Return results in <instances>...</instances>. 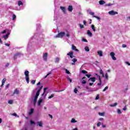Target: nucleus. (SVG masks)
Wrapping results in <instances>:
<instances>
[{
    "instance_id": "nucleus-33",
    "label": "nucleus",
    "mask_w": 130,
    "mask_h": 130,
    "mask_svg": "<svg viewBox=\"0 0 130 130\" xmlns=\"http://www.w3.org/2000/svg\"><path fill=\"white\" fill-rule=\"evenodd\" d=\"M79 26L80 29H83V28H85L84 25H83L82 24H81L80 23L79 24Z\"/></svg>"
},
{
    "instance_id": "nucleus-12",
    "label": "nucleus",
    "mask_w": 130,
    "mask_h": 130,
    "mask_svg": "<svg viewBox=\"0 0 130 130\" xmlns=\"http://www.w3.org/2000/svg\"><path fill=\"white\" fill-rule=\"evenodd\" d=\"M88 81H90V82H92V83H95V82L96 81V78L91 77L88 79Z\"/></svg>"
},
{
    "instance_id": "nucleus-61",
    "label": "nucleus",
    "mask_w": 130,
    "mask_h": 130,
    "mask_svg": "<svg viewBox=\"0 0 130 130\" xmlns=\"http://www.w3.org/2000/svg\"><path fill=\"white\" fill-rule=\"evenodd\" d=\"M35 82H36L35 80H32V81H31V84H32V85H34V84H35Z\"/></svg>"
},
{
    "instance_id": "nucleus-63",
    "label": "nucleus",
    "mask_w": 130,
    "mask_h": 130,
    "mask_svg": "<svg viewBox=\"0 0 130 130\" xmlns=\"http://www.w3.org/2000/svg\"><path fill=\"white\" fill-rule=\"evenodd\" d=\"M6 30H4L3 31H2L1 33L2 34H5V33H6Z\"/></svg>"
},
{
    "instance_id": "nucleus-1",
    "label": "nucleus",
    "mask_w": 130,
    "mask_h": 130,
    "mask_svg": "<svg viewBox=\"0 0 130 130\" xmlns=\"http://www.w3.org/2000/svg\"><path fill=\"white\" fill-rule=\"evenodd\" d=\"M43 86H41L40 88H37L35 89V91H37L36 95L32 98V103L34 105H36V102H37V99H38V96H39V94H40V91L41 89H42Z\"/></svg>"
},
{
    "instance_id": "nucleus-46",
    "label": "nucleus",
    "mask_w": 130,
    "mask_h": 130,
    "mask_svg": "<svg viewBox=\"0 0 130 130\" xmlns=\"http://www.w3.org/2000/svg\"><path fill=\"white\" fill-rule=\"evenodd\" d=\"M81 73H82V74H87L88 72L85 70H82Z\"/></svg>"
},
{
    "instance_id": "nucleus-21",
    "label": "nucleus",
    "mask_w": 130,
    "mask_h": 130,
    "mask_svg": "<svg viewBox=\"0 0 130 130\" xmlns=\"http://www.w3.org/2000/svg\"><path fill=\"white\" fill-rule=\"evenodd\" d=\"M91 28L92 29L93 32H96V27H95V25H94V24L91 25Z\"/></svg>"
},
{
    "instance_id": "nucleus-27",
    "label": "nucleus",
    "mask_w": 130,
    "mask_h": 130,
    "mask_svg": "<svg viewBox=\"0 0 130 130\" xmlns=\"http://www.w3.org/2000/svg\"><path fill=\"white\" fill-rule=\"evenodd\" d=\"M46 90H47L46 88H45L44 89V93L42 94V96H43V97L44 96V97H45L46 96V94H45V92H46Z\"/></svg>"
},
{
    "instance_id": "nucleus-58",
    "label": "nucleus",
    "mask_w": 130,
    "mask_h": 130,
    "mask_svg": "<svg viewBox=\"0 0 130 130\" xmlns=\"http://www.w3.org/2000/svg\"><path fill=\"white\" fill-rule=\"evenodd\" d=\"M9 66H10V63H7L5 65V67H6V68H8V67H9Z\"/></svg>"
},
{
    "instance_id": "nucleus-3",
    "label": "nucleus",
    "mask_w": 130,
    "mask_h": 130,
    "mask_svg": "<svg viewBox=\"0 0 130 130\" xmlns=\"http://www.w3.org/2000/svg\"><path fill=\"white\" fill-rule=\"evenodd\" d=\"M48 58V53L45 52L43 53V59L44 61H47Z\"/></svg>"
},
{
    "instance_id": "nucleus-6",
    "label": "nucleus",
    "mask_w": 130,
    "mask_h": 130,
    "mask_svg": "<svg viewBox=\"0 0 130 130\" xmlns=\"http://www.w3.org/2000/svg\"><path fill=\"white\" fill-rule=\"evenodd\" d=\"M109 15H110L111 16H114L115 15H117L118 13L116 11H114L113 10L110 11L108 12Z\"/></svg>"
},
{
    "instance_id": "nucleus-17",
    "label": "nucleus",
    "mask_w": 130,
    "mask_h": 130,
    "mask_svg": "<svg viewBox=\"0 0 130 130\" xmlns=\"http://www.w3.org/2000/svg\"><path fill=\"white\" fill-rule=\"evenodd\" d=\"M68 10L69 12H73V6H72L71 5L69 6Z\"/></svg>"
},
{
    "instance_id": "nucleus-22",
    "label": "nucleus",
    "mask_w": 130,
    "mask_h": 130,
    "mask_svg": "<svg viewBox=\"0 0 130 130\" xmlns=\"http://www.w3.org/2000/svg\"><path fill=\"white\" fill-rule=\"evenodd\" d=\"M9 35H10V32H8L6 35L3 36V38H4L5 40L8 39Z\"/></svg>"
},
{
    "instance_id": "nucleus-18",
    "label": "nucleus",
    "mask_w": 130,
    "mask_h": 130,
    "mask_svg": "<svg viewBox=\"0 0 130 130\" xmlns=\"http://www.w3.org/2000/svg\"><path fill=\"white\" fill-rule=\"evenodd\" d=\"M99 4L100 5H105V4H106V2L103 0H101L99 2Z\"/></svg>"
},
{
    "instance_id": "nucleus-9",
    "label": "nucleus",
    "mask_w": 130,
    "mask_h": 130,
    "mask_svg": "<svg viewBox=\"0 0 130 130\" xmlns=\"http://www.w3.org/2000/svg\"><path fill=\"white\" fill-rule=\"evenodd\" d=\"M60 9L62 11V13H63V14H67V9H66V7L60 6Z\"/></svg>"
},
{
    "instance_id": "nucleus-25",
    "label": "nucleus",
    "mask_w": 130,
    "mask_h": 130,
    "mask_svg": "<svg viewBox=\"0 0 130 130\" xmlns=\"http://www.w3.org/2000/svg\"><path fill=\"white\" fill-rule=\"evenodd\" d=\"M117 105V103H115L114 104H110V107H115V106H116Z\"/></svg>"
},
{
    "instance_id": "nucleus-31",
    "label": "nucleus",
    "mask_w": 130,
    "mask_h": 130,
    "mask_svg": "<svg viewBox=\"0 0 130 130\" xmlns=\"http://www.w3.org/2000/svg\"><path fill=\"white\" fill-rule=\"evenodd\" d=\"M117 113H118V114H121V110H120V109H118L117 110Z\"/></svg>"
},
{
    "instance_id": "nucleus-53",
    "label": "nucleus",
    "mask_w": 130,
    "mask_h": 130,
    "mask_svg": "<svg viewBox=\"0 0 130 130\" xmlns=\"http://www.w3.org/2000/svg\"><path fill=\"white\" fill-rule=\"evenodd\" d=\"M86 83H87V82H86V81H84V80H82V84H83V85H85V84H86Z\"/></svg>"
},
{
    "instance_id": "nucleus-40",
    "label": "nucleus",
    "mask_w": 130,
    "mask_h": 130,
    "mask_svg": "<svg viewBox=\"0 0 130 130\" xmlns=\"http://www.w3.org/2000/svg\"><path fill=\"white\" fill-rule=\"evenodd\" d=\"M30 122L31 125H33V124H35V122L34 121H32V120L30 121Z\"/></svg>"
},
{
    "instance_id": "nucleus-23",
    "label": "nucleus",
    "mask_w": 130,
    "mask_h": 130,
    "mask_svg": "<svg viewBox=\"0 0 130 130\" xmlns=\"http://www.w3.org/2000/svg\"><path fill=\"white\" fill-rule=\"evenodd\" d=\"M72 61H73V62L71 63L73 66H74V65H75V62H76V61H77V59H76V58H73V59H72Z\"/></svg>"
},
{
    "instance_id": "nucleus-62",
    "label": "nucleus",
    "mask_w": 130,
    "mask_h": 130,
    "mask_svg": "<svg viewBox=\"0 0 130 130\" xmlns=\"http://www.w3.org/2000/svg\"><path fill=\"white\" fill-rule=\"evenodd\" d=\"M82 41H84V42H87V40L85 39H82Z\"/></svg>"
},
{
    "instance_id": "nucleus-32",
    "label": "nucleus",
    "mask_w": 130,
    "mask_h": 130,
    "mask_svg": "<svg viewBox=\"0 0 130 130\" xmlns=\"http://www.w3.org/2000/svg\"><path fill=\"white\" fill-rule=\"evenodd\" d=\"M100 74L102 75V77H104V74H103V71L102 70L100 71Z\"/></svg>"
},
{
    "instance_id": "nucleus-60",
    "label": "nucleus",
    "mask_w": 130,
    "mask_h": 130,
    "mask_svg": "<svg viewBox=\"0 0 130 130\" xmlns=\"http://www.w3.org/2000/svg\"><path fill=\"white\" fill-rule=\"evenodd\" d=\"M93 84H94V83L93 82H90L89 83V86H93Z\"/></svg>"
},
{
    "instance_id": "nucleus-44",
    "label": "nucleus",
    "mask_w": 130,
    "mask_h": 130,
    "mask_svg": "<svg viewBox=\"0 0 130 130\" xmlns=\"http://www.w3.org/2000/svg\"><path fill=\"white\" fill-rule=\"evenodd\" d=\"M93 18H95V19H97V20H100L101 18L98 16H93Z\"/></svg>"
},
{
    "instance_id": "nucleus-45",
    "label": "nucleus",
    "mask_w": 130,
    "mask_h": 130,
    "mask_svg": "<svg viewBox=\"0 0 130 130\" xmlns=\"http://www.w3.org/2000/svg\"><path fill=\"white\" fill-rule=\"evenodd\" d=\"M12 115H13V116H15L16 117H19V116H18V115H17V114L16 113H13Z\"/></svg>"
},
{
    "instance_id": "nucleus-19",
    "label": "nucleus",
    "mask_w": 130,
    "mask_h": 130,
    "mask_svg": "<svg viewBox=\"0 0 130 130\" xmlns=\"http://www.w3.org/2000/svg\"><path fill=\"white\" fill-rule=\"evenodd\" d=\"M73 50H75V51L78 52L79 50L77 49V47L75 46L74 45H72V47Z\"/></svg>"
},
{
    "instance_id": "nucleus-37",
    "label": "nucleus",
    "mask_w": 130,
    "mask_h": 130,
    "mask_svg": "<svg viewBox=\"0 0 130 130\" xmlns=\"http://www.w3.org/2000/svg\"><path fill=\"white\" fill-rule=\"evenodd\" d=\"M13 103H14V101L13 100H9L8 101V104H13Z\"/></svg>"
},
{
    "instance_id": "nucleus-24",
    "label": "nucleus",
    "mask_w": 130,
    "mask_h": 130,
    "mask_svg": "<svg viewBox=\"0 0 130 130\" xmlns=\"http://www.w3.org/2000/svg\"><path fill=\"white\" fill-rule=\"evenodd\" d=\"M33 112H34V109H31L28 112L29 115H31V114H33Z\"/></svg>"
},
{
    "instance_id": "nucleus-4",
    "label": "nucleus",
    "mask_w": 130,
    "mask_h": 130,
    "mask_svg": "<svg viewBox=\"0 0 130 130\" xmlns=\"http://www.w3.org/2000/svg\"><path fill=\"white\" fill-rule=\"evenodd\" d=\"M66 35V33L64 32H61L59 33L56 36V38H62L63 36Z\"/></svg>"
},
{
    "instance_id": "nucleus-20",
    "label": "nucleus",
    "mask_w": 130,
    "mask_h": 130,
    "mask_svg": "<svg viewBox=\"0 0 130 130\" xmlns=\"http://www.w3.org/2000/svg\"><path fill=\"white\" fill-rule=\"evenodd\" d=\"M37 123L39 126H40L41 127H42V126H43V123L42 122V121H38Z\"/></svg>"
},
{
    "instance_id": "nucleus-47",
    "label": "nucleus",
    "mask_w": 130,
    "mask_h": 130,
    "mask_svg": "<svg viewBox=\"0 0 130 130\" xmlns=\"http://www.w3.org/2000/svg\"><path fill=\"white\" fill-rule=\"evenodd\" d=\"M66 74H68V75H70V74H71V73L70 72V71H69L68 70V69H66Z\"/></svg>"
},
{
    "instance_id": "nucleus-49",
    "label": "nucleus",
    "mask_w": 130,
    "mask_h": 130,
    "mask_svg": "<svg viewBox=\"0 0 130 130\" xmlns=\"http://www.w3.org/2000/svg\"><path fill=\"white\" fill-rule=\"evenodd\" d=\"M74 93H75V94H77V92H78V89H77V88H75L74 89Z\"/></svg>"
},
{
    "instance_id": "nucleus-30",
    "label": "nucleus",
    "mask_w": 130,
    "mask_h": 130,
    "mask_svg": "<svg viewBox=\"0 0 130 130\" xmlns=\"http://www.w3.org/2000/svg\"><path fill=\"white\" fill-rule=\"evenodd\" d=\"M99 115L100 116H104V115H105V112H102V113L99 112Z\"/></svg>"
},
{
    "instance_id": "nucleus-42",
    "label": "nucleus",
    "mask_w": 130,
    "mask_h": 130,
    "mask_svg": "<svg viewBox=\"0 0 130 130\" xmlns=\"http://www.w3.org/2000/svg\"><path fill=\"white\" fill-rule=\"evenodd\" d=\"M67 80H68V81H69L70 82V83H72V79H71V78H70V77H67Z\"/></svg>"
},
{
    "instance_id": "nucleus-14",
    "label": "nucleus",
    "mask_w": 130,
    "mask_h": 130,
    "mask_svg": "<svg viewBox=\"0 0 130 130\" xmlns=\"http://www.w3.org/2000/svg\"><path fill=\"white\" fill-rule=\"evenodd\" d=\"M87 34L89 37H92V36H93V34L90 30H87Z\"/></svg>"
},
{
    "instance_id": "nucleus-57",
    "label": "nucleus",
    "mask_w": 130,
    "mask_h": 130,
    "mask_svg": "<svg viewBox=\"0 0 130 130\" xmlns=\"http://www.w3.org/2000/svg\"><path fill=\"white\" fill-rule=\"evenodd\" d=\"M86 77H87V78H90V77H91V74H89V75H87V74H86L85 75Z\"/></svg>"
},
{
    "instance_id": "nucleus-48",
    "label": "nucleus",
    "mask_w": 130,
    "mask_h": 130,
    "mask_svg": "<svg viewBox=\"0 0 130 130\" xmlns=\"http://www.w3.org/2000/svg\"><path fill=\"white\" fill-rule=\"evenodd\" d=\"M20 54H21L20 53H17L14 55V57H16V56H19V55H20Z\"/></svg>"
},
{
    "instance_id": "nucleus-59",
    "label": "nucleus",
    "mask_w": 130,
    "mask_h": 130,
    "mask_svg": "<svg viewBox=\"0 0 130 130\" xmlns=\"http://www.w3.org/2000/svg\"><path fill=\"white\" fill-rule=\"evenodd\" d=\"M9 87H10V84H8L6 85V89H8V88H9Z\"/></svg>"
},
{
    "instance_id": "nucleus-54",
    "label": "nucleus",
    "mask_w": 130,
    "mask_h": 130,
    "mask_svg": "<svg viewBox=\"0 0 130 130\" xmlns=\"http://www.w3.org/2000/svg\"><path fill=\"white\" fill-rule=\"evenodd\" d=\"M99 120L100 121H103V120H104V119L103 118H100L99 119Z\"/></svg>"
},
{
    "instance_id": "nucleus-35",
    "label": "nucleus",
    "mask_w": 130,
    "mask_h": 130,
    "mask_svg": "<svg viewBox=\"0 0 130 130\" xmlns=\"http://www.w3.org/2000/svg\"><path fill=\"white\" fill-rule=\"evenodd\" d=\"M54 97V94H52L50 96H48V99H51V98H53Z\"/></svg>"
},
{
    "instance_id": "nucleus-52",
    "label": "nucleus",
    "mask_w": 130,
    "mask_h": 130,
    "mask_svg": "<svg viewBox=\"0 0 130 130\" xmlns=\"http://www.w3.org/2000/svg\"><path fill=\"white\" fill-rule=\"evenodd\" d=\"M66 37H70V36H71V35H70V33H69V32H67V33L66 34Z\"/></svg>"
},
{
    "instance_id": "nucleus-16",
    "label": "nucleus",
    "mask_w": 130,
    "mask_h": 130,
    "mask_svg": "<svg viewBox=\"0 0 130 130\" xmlns=\"http://www.w3.org/2000/svg\"><path fill=\"white\" fill-rule=\"evenodd\" d=\"M59 60H60V58L57 57L55 58V63H58L59 62Z\"/></svg>"
},
{
    "instance_id": "nucleus-8",
    "label": "nucleus",
    "mask_w": 130,
    "mask_h": 130,
    "mask_svg": "<svg viewBox=\"0 0 130 130\" xmlns=\"http://www.w3.org/2000/svg\"><path fill=\"white\" fill-rule=\"evenodd\" d=\"M44 102V100L42 99V97L40 99V100L38 102V105L40 106L41 105V103H43Z\"/></svg>"
},
{
    "instance_id": "nucleus-39",
    "label": "nucleus",
    "mask_w": 130,
    "mask_h": 130,
    "mask_svg": "<svg viewBox=\"0 0 130 130\" xmlns=\"http://www.w3.org/2000/svg\"><path fill=\"white\" fill-rule=\"evenodd\" d=\"M106 7H111V6H113V4L109 3L106 5Z\"/></svg>"
},
{
    "instance_id": "nucleus-13",
    "label": "nucleus",
    "mask_w": 130,
    "mask_h": 130,
    "mask_svg": "<svg viewBox=\"0 0 130 130\" xmlns=\"http://www.w3.org/2000/svg\"><path fill=\"white\" fill-rule=\"evenodd\" d=\"M19 93H20V91H19V90L16 88L13 92V95H15V94H16V95H19Z\"/></svg>"
},
{
    "instance_id": "nucleus-43",
    "label": "nucleus",
    "mask_w": 130,
    "mask_h": 130,
    "mask_svg": "<svg viewBox=\"0 0 130 130\" xmlns=\"http://www.w3.org/2000/svg\"><path fill=\"white\" fill-rule=\"evenodd\" d=\"M12 20L14 21V20H16V15L15 14H13V16H12Z\"/></svg>"
},
{
    "instance_id": "nucleus-36",
    "label": "nucleus",
    "mask_w": 130,
    "mask_h": 130,
    "mask_svg": "<svg viewBox=\"0 0 130 130\" xmlns=\"http://www.w3.org/2000/svg\"><path fill=\"white\" fill-rule=\"evenodd\" d=\"M50 75H51V72H49L48 73L47 75L44 77V79H46V78H47V77H48V76H49Z\"/></svg>"
},
{
    "instance_id": "nucleus-15",
    "label": "nucleus",
    "mask_w": 130,
    "mask_h": 130,
    "mask_svg": "<svg viewBox=\"0 0 130 130\" xmlns=\"http://www.w3.org/2000/svg\"><path fill=\"white\" fill-rule=\"evenodd\" d=\"M6 81H7V79L6 78H4L2 81V85L1 87H3L5 85V83H6Z\"/></svg>"
},
{
    "instance_id": "nucleus-55",
    "label": "nucleus",
    "mask_w": 130,
    "mask_h": 130,
    "mask_svg": "<svg viewBox=\"0 0 130 130\" xmlns=\"http://www.w3.org/2000/svg\"><path fill=\"white\" fill-rule=\"evenodd\" d=\"M98 99H99V94H97L95 98V100H98Z\"/></svg>"
},
{
    "instance_id": "nucleus-56",
    "label": "nucleus",
    "mask_w": 130,
    "mask_h": 130,
    "mask_svg": "<svg viewBox=\"0 0 130 130\" xmlns=\"http://www.w3.org/2000/svg\"><path fill=\"white\" fill-rule=\"evenodd\" d=\"M122 47H123V48H125V47H126V45L122 44Z\"/></svg>"
},
{
    "instance_id": "nucleus-26",
    "label": "nucleus",
    "mask_w": 130,
    "mask_h": 130,
    "mask_svg": "<svg viewBox=\"0 0 130 130\" xmlns=\"http://www.w3.org/2000/svg\"><path fill=\"white\" fill-rule=\"evenodd\" d=\"M77 120L75 119V118H72L71 120V123H75V122H77Z\"/></svg>"
},
{
    "instance_id": "nucleus-64",
    "label": "nucleus",
    "mask_w": 130,
    "mask_h": 130,
    "mask_svg": "<svg viewBox=\"0 0 130 130\" xmlns=\"http://www.w3.org/2000/svg\"><path fill=\"white\" fill-rule=\"evenodd\" d=\"M6 46H10V44H5Z\"/></svg>"
},
{
    "instance_id": "nucleus-5",
    "label": "nucleus",
    "mask_w": 130,
    "mask_h": 130,
    "mask_svg": "<svg viewBox=\"0 0 130 130\" xmlns=\"http://www.w3.org/2000/svg\"><path fill=\"white\" fill-rule=\"evenodd\" d=\"M110 55L113 60H116V57H115V53L112 52L110 53Z\"/></svg>"
},
{
    "instance_id": "nucleus-41",
    "label": "nucleus",
    "mask_w": 130,
    "mask_h": 130,
    "mask_svg": "<svg viewBox=\"0 0 130 130\" xmlns=\"http://www.w3.org/2000/svg\"><path fill=\"white\" fill-rule=\"evenodd\" d=\"M94 12H89V15H91V16H92V17H93V16H95V15H94Z\"/></svg>"
},
{
    "instance_id": "nucleus-34",
    "label": "nucleus",
    "mask_w": 130,
    "mask_h": 130,
    "mask_svg": "<svg viewBox=\"0 0 130 130\" xmlns=\"http://www.w3.org/2000/svg\"><path fill=\"white\" fill-rule=\"evenodd\" d=\"M84 50H85V51H87V52L90 51V49H89L88 47H85L84 48Z\"/></svg>"
},
{
    "instance_id": "nucleus-10",
    "label": "nucleus",
    "mask_w": 130,
    "mask_h": 130,
    "mask_svg": "<svg viewBox=\"0 0 130 130\" xmlns=\"http://www.w3.org/2000/svg\"><path fill=\"white\" fill-rule=\"evenodd\" d=\"M98 55L100 56L101 57L103 56V51L102 50H99L97 51Z\"/></svg>"
},
{
    "instance_id": "nucleus-38",
    "label": "nucleus",
    "mask_w": 130,
    "mask_h": 130,
    "mask_svg": "<svg viewBox=\"0 0 130 130\" xmlns=\"http://www.w3.org/2000/svg\"><path fill=\"white\" fill-rule=\"evenodd\" d=\"M107 90H108V86H106L103 90V92H105Z\"/></svg>"
},
{
    "instance_id": "nucleus-28",
    "label": "nucleus",
    "mask_w": 130,
    "mask_h": 130,
    "mask_svg": "<svg viewBox=\"0 0 130 130\" xmlns=\"http://www.w3.org/2000/svg\"><path fill=\"white\" fill-rule=\"evenodd\" d=\"M103 78H105L106 80H108V75H107V73H106L105 75H104V76H103Z\"/></svg>"
},
{
    "instance_id": "nucleus-2",
    "label": "nucleus",
    "mask_w": 130,
    "mask_h": 130,
    "mask_svg": "<svg viewBox=\"0 0 130 130\" xmlns=\"http://www.w3.org/2000/svg\"><path fill=\"white\" fill-rule=\"evenodd\" d=\"M29 71H28L27 70L24 72V75L25 76V79L27 84H29Z\"/></svg>"
},
{
    "instance_id": "nucleus-7",
    "label": "nucleus",
    "mask_w": 130,
    "mask_h": 130,
    "mask_svg": "<svg viewBox=\"0 0 130 130\" xmlns=\"http://www.w3.org/2000/svg\"><path fill=\"white\" fill-rule=\"evenodd\" d=\"M95 75L97 76V78H99V80L100 81V82L97 84L98 86H101L102 85V81H101V78H100V76L98 75V74H95Z\"/></svg>"
},
{
    "instance_id": "nucleus-51",
    "label": "nucleus",
    "mask_w": 130,
    "mask_h": 130,
    "mask_svg": "<svg viewBox=\"0 0 130 130\" xmlns=\"http://www.w3.org/2000/svg\"><path fill=\"white\" fill-rule=\"evenodd\" d=\"M83 24L85 26H87V21H86V20H84Z\"/></svg>"
},
{
    "instance_id": "nucleus-50",
    "label": "nucleus",
    "mask_w": 130,
    "mask_h": 130,
    "mask_svg": "<svg viewBox=\"0 0 130 130\" xmlns=\"http://www.w3.org/2000/svg\"><path fill=\"white\" fill-rule=\"evenodd\" d=\"M100 125H101V122H99L97 123V126H98V127H99V126H100Z\"/></svg>"
},
{
    "instance_id": "nucleus-11",
    "label": "nucleus",
    "mask_w": 130,
    "mask_h": 130,
    "mask_svg": "<svg viewBox=\"0 0 130 130\" xmlns=\"http://www.w3.org/2000/svg\"><path fill=\"white\" fill-rule=\"evenodd\" d=\"M67 55H68V56H70V57H71V58H73L74 53L73 52H70L69 53H68L67 54Z\"/></svg>"
},
{
    "instance_id": "nucleus-29",
    "label": "nucleus",
    "mask_w": 130,
    "mask_h": 130,
    "mask_svg": "<svg viewBox=\"0 0 130 130\" xmlns=\"http://www.w3.org/2000/svg\"><path fill=\"white\" fill-rule=\"evenodd\" d=\"M18 5L19 7H20V6H23V3L22 2V1H19L18 2Z\"/></svg>"
}]
</instances>
